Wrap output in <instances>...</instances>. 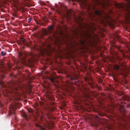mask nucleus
I'll use <instances>...</instances> for the list:
<instances>
[{
  "mask_svg": "<svg viewBox=\"0 0 130 130\" xmlns=\"http://www.w3.org/2000/svg\"><path fill=\"white\" fill-rule=\"evenodd\" d=\"M18 107V105H11L9 107L10 110L9 112L11 114L13 113V111L15 110L16 109V107Z\"/></svg>",
  "mask_w": 130,
  "mask_h": 130,
  "instance_id": "1",
  "label": "nucleus"
},
{
  "mask_svg": "<svg viewBox=\"0 0 130 130\" xmlns=\"http://www.w3.org/2000/svg\"><path fill=\"white\" fill-rule=\"evenodd\" d=\"M127 12L128 13V19H129L130 18V9H127Z\"/></svg>",
  "mask_w": 130,
  "mask_h": 130,
  "instance_id": "2",
  "label": "nucleus"
},
{
  "mask_svg": "<svg viewBox=\"0 0 130 130\" xmlns=\"http://www.w3.org/2000/svg\"><path fill=\"white\" fill-rule=\"evenodd\" d=\"M104 18L105 19L107 20L108 19H109L110 17L109 15L108 14H107L105 15V16L104 17Z\"/></svg>",
  "mask_w": 130,
  "mask_h": 130,
  "instance_id": "3",
  "label": "nucleus"
},
{
  "mask_svg": "<svg viewBox=\"0 0 130 130\" xmlns=\"http://www.w3.org/2000/svg\"><path fill=\"white\" fill-rule=\"evenodd\" d=\"M119 67L117 65H115L114 67V68L115 70H117L119 69Z\"/></svg>",
  "mask_w": 130,
  "mask_h": 130,
  "instance_id": "4",
  "label": "nucleus"
},
{
  "mask_svg": "<svg viewBox=\"0 0 130 130\" xmlns=\"http://www.w3.org/2000/svg\"><path fill=\"white\" fill-rule=\"evenodd\" d=\"M95 13L96 14L99 15L100 14V12L98 11H95Z\"/></svg>",
  "mask_w": 130,
  "mask_h": 130,
  "instance_id": "5",
  "label": "nucleus"
},
{
  "mask_svg": "<svg viewBox=\"0 0 130 130\" xmlns=\"http://www.w3.org/2000/svg\"><path fill=\"white\" fill-rule=\"evenodd\" d=\"M23 117L25 118L26 116V115L25 113H23Z\"/></svg>",
  "mask_w": 130,
  "mask_h": 130,
  "instance_id": "6",
  "label": "nucleus"
},
{
  "mask_svg": "<svg viewBox=\"0 0 130 130\" xmlns=\"http://www.w3.org/2000/svg\"><path fill=\"white\" fill-rule=\"evenodd\" d=\"M53 28V27L52 26H49L48 27V29L50 30H51Z\"/></svg>",
  "mask_w": 130,
  "mask_h": 130,
  "instance_id": "7",
  "label": "nucleus"
},
{
  "mask_svg": "<svg viewBox=\"0 0 130 130\" xmlns=\"http://www.w3.org/2000/svg\"><path fill=\"white\" fill-rule=\"evenodd\" d=\"M50 80L52 82H53L54 81V79L52 78H51L50 79Z\"/></svg>",
  "mask_w": 130,
  "mask_h": 130,
  "instance_id": "8",
  "label": "nucleus"
},
{
  "mask_svg": "<svg viewBox=\"0 0 130 130\" xmlns=\"http://www.w3.org/2000/svg\"><path fill=\"white\" fill-rule=\"evenodd\" d=\"M1 53L3 56H5L6 55V54L4 53L3 51L1 52Z\"/></svg>",
  "mask_w": 130,
  "mask_h": 130,
  "instance_id": "9",
  "label": "nucleus"
},
{
  "mask_svg": "<svg viewBox=\"0 0 130 130\" xmlns=\"http://www.w3.org/2000/svg\"><path fill=\"white\" fill-rule=\"evenodd\" d=\"M28 111L29 112H31L32 111V110L31 109H30L28 110Z\"/></svg>",
  "mask_w": 130,
  "mask_h": 130,
  "instance_id": "10",
  "label": "nucleus"
},
{
  "mask_svg": "<svg viewBox=\"0 0 130 130\" xmlns=\"http://www.w3.org/2000/svg\"><path fill=\"white\" fill-rule=\"evenodd\" d=\"M21 41H22L23 42H24L25 41V40L24 39H22L21 40Z\"/></svg>",
  "mask_w": 130,
  "mask_h": 130,
  "instance_id": "11",
  "label": "nucleus"
},
{
  "mask_svg": "<svg viewBox=\"0 0 130 130\" xmlns=\"http://www.w3.org/2000/svg\"><path fill=\"white\" fill-rule=\"evenodd\" d=\"M28 20H29L28 22H30L31 20V19L30 18H29L28 19Z\"/></svg>",
  "mask_w": 130,
  "mask_h": 130,
  "instance_id": "12",
  "label": "nucleus"
},
{
  "mask_svg": "<svg viewBox=\"0 0 130 130\" xmlns=\"http://www.w3.org/2000/svg\"><path fill=\"white\" fill-rule=\"evenodd\" d=\"M87 26H88V29L91 28V27H90L89 26V25H88Z\"/></svg>",
  "mask_w": 130,
  "mask_h": 130,
  "instance_id": "13",
  "label": "nucleus"
},
{
  "mask_svg": "<svg viewBox=\"0 0 130 130\" xmlns=\"http://www.w3.org/2000/svg\"><path fill=\"white\" fill-rule=\"evenodd\" d=\"M42 130H44L45 128H41Z\"/></svg>",
  "mask_w": 130,
  "mask_h": 130,
  "instance_id": "14",
  "label": "nucleus"
}]
</instances>
